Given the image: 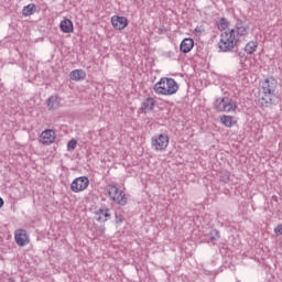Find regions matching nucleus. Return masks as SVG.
I'll use <instances>...</instances> for the list:
<instances>
[{
  "label": "nucleus",
  "instance_id": "f257e3e1",
  "mask_svg": "<svg viewBox=\"0 0 282 282\" xmlns=\"http://www.w3.org/2000/svg\"><path fill=\"white\" fill-rule=\"evenodd\" d=\"M279 87V82L274 77H268L262 82V93L259 98V102L262 107H270L272 100L276 98V88Z\"/></svg>",
  "mask_w": 282,
  "mask_h": 282
},
{
  "label": "nucleus",
  "instance_id": "f03ea898",
  "mask_svg": "<svg viewBox=\"0 0 282 282\" xmlns=\"http://www.w3.org/2000/svg\"><path fill=\"white\" fill-rule=\"evenodd\" d=\"M180 85L173 78L163 77L153 87L154 93L158 96H173L177 94Z\"/></svg>",
  "mask_w": 282,
  "mask_h": 282
},
{
  "label": "nucleus",
  "instance_id": "7ed1b4c3",
  "mask_svg": "<svg viewBox=\"0 0 282 282\" xmlns=\"http://www.w3.org/2000/svg\"><path fill=\"white\" fill-rule=\"evenodd\" d=\"M237 43H239V39L235 34V30H227L220 34L217 47L220 52H232L237 47Z\"/></svg>",
  "mask_w": 282,
  "mask_h": 282
},
{
  "label": "nucleus",
  "instance_id": "20e7f679",
  "mask_svg": "<svg viewBox=\"0 0 282 282\" xmlns=\"http://www.w3.org/2000/svg\"><path fill=\"white\" fill-rule=\"evenodd\" d=\"M216 111L230 113L237 109V102L228 97H219L214 101Z\"/></svg>",
  "mask_w": 282,
  "mask_h": 282
},
{
  "label": "nucleus",
  "instance_id": "39448f33",
  "mask_svg": "<svg viewBox=\"0 0 282 282\" xmlns=\"http://www.w3.org/2000/svg\"><path fill=\"white\" fill-rule=\"evenodd\" d=\"M107 191L111 202H115V204H118L119 206H127V196L124 195V192L119 191L118 186L108 185Z\"/></svg>",
  "mask_w": 282,
  "mask_h": 282
},
{
  "label": "nucleus",
  "instance_id": "423d86ee",
  "mask_svg": "<svg viewBox=\"0 0 282 282\" xmlns=\"http://www.w3.org/2000/svg\"><path fill=\"white\" fill-rule=\"evenodd\" d=\"M89 186V178L86 176H80L75 178L70 184V191L73 193H83Z\"/></svg>",
  "mask_w": 282,
  "mask_h": 282
},
{
  "label": "nucleus",
  "instance_id": "0eeeda50",
  "mask_svg": "<svg viewBox=\"0 0 282 282\" xmlns=\"http://www.w3.org/2000/svg\"><path fill=\"white\" fill-rule=\"evenodd\" d=\"M166 147H169V135L159 134L152 138V148L154 151H165Z\"/></svg>",
  "mask_w": 282,
  "mask_h": 282
},
{
  "label": "nucleus",
  "instance_id": "6e6552de",
  "mask_svg": "<svg viewBox=\"0 0 282 282\" xmlns=\"http://www.w3.org/2000/svg\"><path fill=\"white\" fill-rule=\"evenodd\" d=\"M14 239H15V243L21 248L30 243V237L28 236V231L25 229H17L14 231Z\"/></svg>",
  "mask_w": 282,
  "mask_h": 282
},
{
  "label": "nucleus",
  "instance_id": "1a4fd4ad",
  "mask_svg": "<svg viewBox=\"0 0 282 282\" xmlns=\"http://www.w3.org/2000/svg\"><path fill=\"white\" fill-rule=\"evenodd\" d=\"M55 140H56V132L52 129L44 130L41 133L40 142L42 144H46V145L54 144Z\"/></svg>",
  "mask_w": 282,
  "mask_h": 282
},
{
  "label": "nucleus",
  "instance_id": "9d476101",
  "mask_svg": "<svg viewBox=\"0 0 282 282\" xmlns=\"http://www.w3.org/2000/svg\"><path fill=\"white\" fill-rule=\"evenodd\" d=\"M112 28L115 30H124L129 25V20L126 17L113 15L111 18Z\"/></svg>",
  "mask_w": 282,
  "mask_h": 282
},
{
  "label": "nucleus",
  "instance_id": "9b49d317",
  "mask_svg": "<svg viewBox=\"0 0 282 282\" xmlns=\"http://www.w3.org/2000/svg\"><path fill=\"white\" fill-rule=\"evenodd\" d=\"M193 47H195V41H193V39L191 37H186L181 42L180 51L183 54H188V52H191Z\"/></svg>",
  "mask_w": 282,
  "mask_h": 282
},
{
  "label": "nucleus",
  "instance_id": "f8f14e48",
  "mask_svg": "<svg viewBox=\"0 0 282 282\" xmlns=\"http://www.w3.org/2000/svg\"><path fill=\"white\" fill-rule=\"evenodd\" d=\"M46 107L50 111H56L61 107V98L56 95L51 96L46 100Z\"/></svg>",
  "mask_w": 282,
  "mask_h": 282
},
{
  "label": "nucleus",
  "instance_id": "ddd939ff",
  "mask_svg": "<svg viewBox=\"0 0 282 282\" xmlns=\"http://www.w3.org/2000/svg\"><path fill=\"white\" fill-rule=\"evenodd\" d=\"M96 217L97 221H99L100 224H105V221H107L111 217V214H109L108 208H99L96 212Z\"/></svg>",
  "mask_w": 282,
  "mask_h": 282
},
{
  "label": "nucleus",
  "instance_id": "4468645a",
  "mask_svg": "<svg viewBox=\"0 0 282 282\" xmlns=\"http://www.w3.org/2000/svg\"><path fill=\"white\" fill-rule=\"evenodd\" d=\"M59 29L64 32V34H70L74 32V23L69 19H65L59 23Z\"/></svg>",
  "mask_w": 282,
  "mask_h": 282
},
{
  "label": "nucleus",
  "instance_id": "2eb2a0df",
  "mask_svg": "<svg viewBox=\"0 0 282 282\" xmlns=\"http://www.w3.org/2000/svg\"><path fill=\"white\" fill-rule=\"evenodd\" d=\"M231 30H235L236 39H239V36H248V28L241 22H237L235 29Z\"/></svg>",
  "mask_w": 282,
  "mask_h": 282
},
{
  "label": "nucleus",
  "instance_id": "dca6fc26",
  "mask_svg": "<svg viewBox=\"0 0 282 282\" xmlns=\"http://www.w3.org/2000/svg\"><path fill=\"white\" fill-rule=\"evenodd\" d=\"M85 78H87V73H85V70L83 69H74L73 72H70V80H85Z\"/></svg>",
  "mask_w": 282,
  "mask_h": 282
},
{
  "label": "nucleus",
  "instance_id": "f3484780",
  "mask_svg": "<svg viewBox=\"0 0 282 282\" xmlns=\"http://www.w3.org/2000/svg\"><path fill=\"white\" fill-rule=\"evenodd\" d=\"M153 107H155V99L148 97L143 102H142V111L147 113V111H153Z\"/></svg>",
  "mask_w": 282,
  "mask_h": 282
},
{
  "label": "nucleus",
  "instance_id": "a211bd4d",
  "mask_svg": "<svg viewBox=\"0 0 282 282\" xmlns=\"http://www.w3.org/2000/svg\"><path fill=\"white\" fill-rule=\"evenodd\" d=\"M35 10H36V6L34 3H30L22 9V14L24 17H32Z\"/></svg>",
  "mask_w": 282,
  "mask_h": 282
},
{
  "label": "nucleus",
  "instance_id": "6ab92c4d",
  "mask_svg": "<svg viewBox=\"0 0 282 282\" xmlns=\"http://www.w3.org/2000/svg\"><path fill=\"white\" fill-rule=\"evenodd\" d=\"M219 230L217 229H213L209 232V241L213 243V246H215V243H217V241H219Z\"/></svg>",
  "mask_w": 282,
  "mask_h": 282
},
{
  "label": "nucleus",
  "instance_id": "aec40b11",
  "mask_svg": "<svg viewBox=\"0 0 282 282\" xmlns=\"http://www.w3.org/2000/svg\"><path fill=\"white\" fill-rule=\"evenodd\" d=\"M258 44L257 42H249L245 46V52L248 54H252L253 52H257Z\"/></svg>",
  "mask_w": 282,
  "mask_h": 282
},
{
  "label": "nucleus",
  "instance_id": "412c9836",
  "mask_svg": "<svg viewBox=\"0 0 282 282\" xmlns=\"http://www.w3.org/2000/svg\"><path fill=\"white\" fill-rule=\"evenodd\" d=\"M220 122L225 126V127H232V116H223L220 118Z\"/></svg>",
  "mask_w": 282,
  "mask_h": 282
},
{
  "label": "nucleus",
  "instance_id": "4be33fe9",
  "mask_svg": "<svg viewBox=\"0 0 282 282\" xmlns=\"http://www.w3.org/2000/svg\"><path fill=\"white\" fill-rule=\"evenodd\" d=\"M218 28L220 30H226V28H228V21L226 20V18H221L219 21H218Z\"/></svg>",
  "mask_w": 282,
  "mask_h": 282
},
{
  "label": "nucleus",
  "instance_id": "5701e85b",
  "mask_svg": "<svg viewBox=\"0 0 282 282\" xmlns=\"http://www.w3.org/2000/svg\"><path fill=\"white\" fill-rule=\"evenodd\" d=\"M77 144H78V142L75 139H72L67 143V151H74L76 149Z\"/></svg>",
  "mask_w": 282,
  "mask_h": 282
},
{
  "label": "nucleus",
  "instance_id": "b1692460",
  "mask_svg": "<svg viewBox=\"0 0 282 282\" xmlns=\"http://www.w3.org/2000/svg\"><path fill=\"white\" fill-rule=\"evenodd\" d=\"M115 217L116 224H122V221H124V217H122V215H119L118 213H116Z\"/></svg>",
  "mask_w": 282,
  "mask_h": 282
},
{
  "label": "nucleus",
  "instance_id": "393cba45",
  "mask_svg": "<svg viewBox=\"0 0 282 282\" xmlns=\"http://www.w3.org/2000/svg\"><path fill=\"white\" fill-rule=\"evenodd\" d=\"M274 232H275L276 235H282V225H278V226L275 227V229H274Z\"/></svg>",
  "mask_w": 282,
  "mask_h": 282
},
{
  "label": "nucleus",
  "instance_id": "a878e982",
  "mask_svg": "<svg viewBox=\"0 0 282 282\" xmlns=\"http://www.w3.org/2000/svg\"><path fill=\"white\" fill-rule=\"evenodd\" d=\"M159 34H166V28L160 26L159 28Z\"/></svg>",
  "mask_w": 282,
  "mask_h": 282
},
{
  "label": "nucleus",
  "instance_id": "bb28decb",
  "mask_svg": "<svg viewBox=\"0 0 282 282\" xmlns=\"http://www.w3.org/2000/svg\"><path fill=\"white\" fill-rule=\"evenodd\" d=\"M223 182H230V175L227 174L225 177H223Z\"/></svg>",
  "mask_w": 282,
  "mask_h": 282
},
{
  "label": "nucleus",
  "instance_id": "cd10ccee",
  "mask_svg": "<svg viewBox=\"0 0 282 282\" xmlns=\"http://www.w3.org/2000/svg\"><path fill=\"white\" fill-rule=\"evenodd\" d=\"M3 206V198L0 197V208Z\"/></svg>",
  "mask_w": 282,
  "mask_h": 282
},
{
  "label": "nucleus",
  "instance_id": "c85d7f7f",
  "mask_svg": "<svg viewBox=\"0 0 282 282\" xmlns=\"http://www.w3.org/2000/svg\"><path fill=\"white\" fill-rule=\"evenodd\" d=\"M195 32H202V30H199V28H196V29H195Z\"/></svg>",
  "mask_w": 282,
  "mask_h": 282
}]
</instances>
